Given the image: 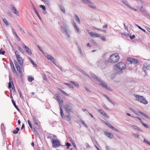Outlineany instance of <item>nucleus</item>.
<instances>
[{"label": "nucleus", "instance_id": "f03ea898", "mask_svg": "<svg viewBox=\"0 0 150 150\" xmlns=\"http://www.w3.org/2000/svg\"><path fill=\"white\" fill-rule=\"evenodd\" d=\"M68 26L65 23L63 24V25L61 27V29L62 33L67 36V38L69 39L70 38V34L71 33V31L70 30L67 29Z\"/></svg>", "mask_w": 150, "mask_h": 150}, {"label": "nucleus", "instance_id": "4d7b16f0", "mask_svg": "<svg viewBox=\"0 0 150 150\" xmlns=\"http://www.w3.org/2000/svg\"><path fill=\"white\" fill-rule=\"evenodd\" d=\"M141 122L142 123V124L144 127L146 128L148 127V126L147 125L144 123L142 122Z\"/></svg>", "mask_w": 150, "mask_h": 150}, {"label": "nucleus", "instance_id": "4be33fe9", "mask_svg": "<svg viewBox=\"0 0 150 150\" xmlns=\"http://www.w3.org/2000/svg\"><path fill=\"white\" fill-rule=\"evenodd\" d=\"M140 10L142 13H143L144 14L145 13V10L144 8V7L143 6H142L140 7Z\"/></svg>", "mask_w": 150, "mask_h": 150}, {"label": "nucleus", "instance_id": "393cba45", "mask_svg": "<svg viewBox=\"0 0 150 150\" xmlns=\"http://www.w3.org/2000/svg\"><path fill=\"white\" fill-rule=\"evenodd\" d=\"M12 102L13 103L14 106V107H15V108L17 109L18 111H20V110L19 109V108L17 107V106L16 105V104L14 101L13 100H12Z\"/></svg>", "mask_w": 150, "mask_h": 150}, {"label": "nucleus", "instance_id": "864d4df0", "mask_svg": "<svg viewBox=\"0 0 150 150\" xmlns=\"http://www.w3.org/2000/svg\"><path fill=\"white\" fill-rule=\"evenodd\" d=\"M10 65H11V67L12 68H13V67H14V66L13 64V62H12V61H10Z\"/></svg>", "mask_w": 150, "mask_h": 150}, {"label": "nucleus", "instance_id": "bb28decb", "mask_svg": "<svg viewBox=\"0 0 150 150\" xmlns=\"http://www.w3.org/2000/svg\"><path fill=\"white\" fill-rule=\"evenodd\" d=\"M69 139H70V140L71 142V144L73 145L74 147L75 148H76V146L74 143V142H73V141L72 140L71 138V137L69 138Z\"/></svg>", "mask_w": 150, "mask_h": 150}, {"label": "nucleus", "instance_id": "c85d7f7f", "mask_svg": "<svg viewBox=\"0 0 150 150\" xmlns=\"http://www.w3.org/2000/svg\"><path fill=\"white\" fill-rule=\"evenodd\" d=\"M34 79V78L32 77L31 76H28V80L29 82H31Z\"/></svg>", "mask_w": 150, "mask_h": 150}, {"label": "nucleus", "instance_id": "a18cd8bd", "mask_svg": "<svg viewBox=\"0 0 150 150\" xmlns=\"http://www.w3.org/2000/svg\"><path fill=\"white\" fill-rule=\"evenodd\" d=\"M85 88L88 93H90L91 92V91L88 88L85 87Z\"/></svg>", "mask_w": 150, "mask_h": 150}, {"label": "nucleus", "instance_id": "c9c22d12", "mask_svg": "<svg viewBox=\"0 0 150 150\" xmlns=\"http://www.w3.org/2000/svg\"><path fill=\"white\" fill-rule=\"evenodd\" d=\"M3 22L6 25L8 26L9 25L8 22L6 19H3Z\"/></svg>", "mask_w": 150, "mask_h": 150}, {"label": "nucleus", "instance_id": "1a4fd4ad", "mask_svg": "<svg viewBox=\"0 0 150 150\" xmlns=\"http://www.w3.org/2000/svg\"><path fill=\"white\" fill-rule=\"evenodd\" d=\"M43 54L48 59L50 60L54 65L57 66L55 59L51 55L48 54L46 53H44Z\"/></svg>", "mask_w": 150, "mask_h": 150}, {"label": "nucleus", "instance_id": "09e8293b", "mask_svg": "<svg viewBox=\"0 0 150 150\" xmlns=\"http://www.w3.org/2000/svg\"><path fill=\"white\" fill-rule=\"evenodd\" d=\"M84 3L87 4L90 1L89 0H81Z\"/></svg>", "mask_w": 150, "mask_h": 150}, {"label": "nucleus", "instance_id": "f8f14e48", "mask_svg": "<svg viewBox=\"0 0 150 150\" xmlns=\"http://www.w3.org/2000/svg\"><path fill=\"white\" fill-rule=\"evenodd\" d=\"M127 60L132 64H137L138 62L137 59L132 58L129 57L127 58Z\"/></svg>", "mask_w": 150, "mask_h": 150}, {"label": "nucleus", "instance_id": "5701e85b", "mask_svg": "<svg viewBox=\"0 0 150 150\" xmlns=\"http://www.w3.org/2000/svg\"><path fill=\"white\" fill-rule=\"evenodd\" d=\"M75 18L76 20L79 23H80L81 22L80 20L79 17L75 14H74Z\"/></svg>", "mask_w": 150, "mask_h": 150}, {"label": "nucleus", "instance_id": "423d86ee", "mask_svg": "<svg viewBox=\"0 0 150 150\" xmlns=\"http://www.w3.org/2000/svg\"><path fill=\"white\" fill-rule=\"evenodd\" d=\"M135 98H136V100H137L138 102L143 103L145 104H146L148 103L146 100L145 99L143 96H139V95H135Z\"/></svg>", "mask_w": 150, "mask_h": 150}, {"label": "nucleus", "instance_id": "a19ab883", "mask_svg": "<svg viewBox=\"0 0 150 150\" xmlns=\"http://www.w3.org/2000/svg\"><path fill=\"white\" fill-rule=\"evenodd\" d=\"M59 91L63 94H64V95H65V96H67L68 94H67L64 91H63L62 90V89H60L59 90Z\"/></svg>", "mask_w": 150, "mask_h": 150}, {"label": "nucleus", "instance_id": "7ed1b4c3", "mask_svg": "<svg viewBox=\"0 0 150 150\" xmlns=\"http://www.w3.org/2000/svg\"><path fill=\"white\" fill-rule=\"evenodd\" d=\"M125 64L123 62H120L116 64L115 65V69L118 73H122V70L125 69Z\"/></svg>", "mask_w": 150, "mask_h": 150}, {"label": "nucleus", "instance_id": "2eb2a0df", "mask_svg": "<svg viewBox=\"0 0 150 150\" xmlns=\"http://www.w3.org/2000/svg\"><path fill=\"white\" fill-rule=\"evenodd\" d=\"M23 47L25 48L26 52L29 54L31 55L32 54V52L29 48L24 44H23Z\"/></svg>", "mask_w": 150, "mask_h": 150}, {"label": "nucleus", "instance_id": "5fc2aeb1", "mask_svg": "<svg viewBox=\"0 0 150 150\" xmlns=\"http://www.w3.org/2000/svg\"><path fill=\"white\" fill-rule=\"evenodd\" d=\"M19 28L20 30L21 31V32L22 33H25L24 31L23 30V29H22V28L21 27H19Z\"/></svg>", "mask_w": 150, "mask_h": 150}, {"label": "nucleus", "instance_id": "a211bd4d", "mask_svg": "<svg viewBox=\"0 0 150 150\" xmlns=\"http://www.w3.org/2000/svg\"><path fill=\"white\" fill-rule=\"evenodd\" d=\"M89 35L91 37H99L100 36V34L96 33H94L93 32L89 33Z\"/></svg>", "mask_w": 150, "mask_h": 150}, {"label": "nucleus", "instance_id": "0eeeda50", "mask_svg": "<svg viewBox=\"0 0 150 150\" xmlns=\"http://www.w3.org/2000/svg\"><path fill=\"white\" fill-rule=\"evenodd\" d=\"M15 54L16 56L18 62L20 64L22 65L23 64V59L19 54L18 52L17 51H15Z\"/></svg>", "mask_w": 150, "mask_h": 150}, {"label": "nucleus", "instance_id": "6e6d98bb", "mask_svg": "<svg viewBox=\"0 0 150 150\" xmlns=\"http://www.w3.org/2000/svg\"><path fill=\"white\" fill-rule=\"evenodd\" d=\"M42 77L43 78V79L44 80H46L47 79V78L46 77V76L45 74H43V75H42Z\"/></svg>", "mask_w": 150, "mask_h": 150}, {"label": "nucleus", "instance_id": "72a5a7b5", "mask_svg": "<svg viewBox=\"0 0 150 150\" xmlns=\"http://www.w3.org/2000/svg\"><path fill=\"white\" fill-rule=\"evenodd\" d=\"M131 110L134 113L136 114L137 115H139V111L137 112L134 110L132 108H131Z\"/></svg>", "mask_w": 150, "mask_h": 150}, {"label": "nucleus", "instance_id": "69168bd1", "mask_svg": "<svg viewBox=\"0 0 150 150\" xmlns=\"http://www.w3.org/2000/svg\"><path fill=\"white\" fill-rule=\"evenodd\" d=\"M85 145L86 146L87 148H90V145L87 143H86Z\"/></svg>", "mask_w": 150, "mask_h": 150}, {"label": "nucleus", "instance_id": "680f3d73", "mask_svg": "<svg viewBox=\"0 0 150 150\" xmlns=\"http://www.w3.org/2000/svg\"><path fill=\"white\" fill-rule=\"evenodd\" d=\"M100 38L103 41H105L106 39L104 36H101L100 37Z\"/></svg>", "mask_w": 150, "mask_h": 150}, {"label": "nucleus", "instance_id": "dca6fc26", "mask_svg": "<svg viewBox=\"0 0 150 150\" xmlns=\"http://www.w3.org/2000/svg\"><path fill=\"white\" fill-rule=\"evenodd\" d=\"M11 6L12 7L11 10H12V12L17 16H19V12L17 11V10L16 7L13 5H11Z\"/></svg>", "mask_w": 150, "mask_h": 150}, {"label": "nucleus", "instance_id": "f3484780", "mask_svg": "<svg viewBox=\"0 0 150 150\" xmlns=\"http://www.w3.org/2000/svg\"><path fill=\"white\" fill-rule=\"evenodd\" d=\"M87 4L89 7L95 9L96 8V6L95 4L91 2L90 1Z\"/></svg>", "mask_w": 150, "mask_h": 150}, {"label": "nucleus", "instance_id": "f704fd0d", "mask_svg": "<svg viewBox=\"0 0 150 150\" xmlns=\"http://www.w3.org/2000/svg\"><path fill=\"white\" fill-rule=\"evenodd\" d=\"M28 59H29V60L30 61V62H31V63L33 65H34L36 66V64L34 62L33 60L31 59V58L29 57Z\"/></svg>", "mask_w": 150, "mask_h": 150}, {"label": "nucleus", "instance_id": "8fccbe9b", "mask_svg": "<svg viewBox=\"0 0 150 150\" xmlns=\"http://www.w3.org/2000/svg\"><path fill=\"white\" fill-rule=\"evenodd\" d=\"M5 53V52L4 51H2V50L1 49L0 50V54L2 55H4Z\"/></svg>", "mask_w": 150, "mask_h": 150}, {"label": "nucleus", "instance_id": "c03bdc74", "mask_svg": "<svg viewBox=\"0 0 150 150\" xmlns=\"http://www.w3.org/2000/svg\"><path fill=\"white\" fill-rule=\"evenodd\" d=\"M40 8H41L43 10H45L46 9L45 7L43 5H40L39 6Z\"/></svg>", "mask_w": 150, "mask_h": 150}, {"label": "nucleus", "instance_id": "6ab92c4d", "mask_svg": "<svg viewBox=\"0 0 150 150\" xmlns=\"http://www.w3.org/2000/svg\"><path fill=\"white\" fill-rule=\"evenodd\" d=\"M98 111L100 112L104 117H106L108 118V117L107 114L101 109H99Z\"/></svg>", "mask_w": 150, "mask_h": 150}, {"label": "nucleus", "instance_id": "ea45409f", "mask_svg": "<svg viewBox=\"0 0 150 150\" xmlns=\"http://www.w3.org/2000/svg\"><path fill=\"white\" fill-rule=\"evenodd\" d=\"M13 72L15 74H17V72L14 67L12 68Z\"/></svg>", "mask_w": 150, "mask_h": 150}, {"label": "nucleus", "instance_id": "20e7f679", "mask_svg": "<svg viewBox=\"0 0 150 150\" xmlns=\"http://www.w3.org/2000/svg\"><path fill=\"white\" fill-rule=\"evenodd\" d=\"M119 59V57L117 53H114L110 55L108 59V61L111 63L117 62Z\"/></svg>", "mask_w": 150, "mask_h": 150}, {"label": "nucleus", "instance_id": "412c9836", "mask_svg": "<svg viewBox=\"0 0 150 150\" xmlns=\"http://www.w3.org/2000/svg\"><path fill=\"white\" fill-rule=\"evenodd\" d=\"M59 7L60 8V9L61 11H62V12L63 13H65V9L64 8V7L62 6V5H60L59 6Z\"/></svg>", "mask_w": 150, "mask_h": 150}, {"label": "nucleus", "instance_id": "c756f323", "mask_svg": "<svg viewBox=\"0 0 150 150\" xmlns=\"http://www.w3.org/2000/svg\"><path fill=\"white\" fill-rule=\"evenodd\" d=\"M34 11L35 13H36V14H37V16H38V17L39 18V19L40 20H41V18L40 17V16L39 15V14L38 13V12L36 11L35 8H34Z\"/></svg>", "mask_w": 150, "mask_h": 150}, {"label": "nucleus", "instance_id": "b1692460", "mask_svg": "<svg viewBox=\"0 0 150 150\" xmlns=\"http://www.w3.org/2000/svg\"><path fill=\"white\" fill-rule=\"evenodd\" d=\"M9 81H10L9 82L11 83H12V85L13 86V87L12 88V89H14V91H15V88H14V85H13V82L12 79L10 75L9 76Z\"/></svg>", "mask_w": 150, "mask_h": 150}, {"label": "nucleus", "instance_id": "cd10ccee", "mask_svg": "<svg viewBox=\"0 0 150 150\" xmlns=\"http://www.w3.org/2000/svg\"><path fill=\"white\" fill-rule=\"evenodd\" d=\"M84 75L86 76L88 78H89V76L84 71L82 70V69L80 71Z\"/></svg>", "mask_w": 150, "mask_h": 150}, {"label": "nucleus", "instance_id": "338daca9", "mask_svg": "<svg viewBox=\"0 0 150 150\" xmlns=\"http://www.w3.org/2000/svg\"><path fill=\"white\" fill-rule=\"evenodd\" d=\"M102 106L105 109H107V110L108 109V108L107 107L106 105L105 104H103L102 105Z\"/></svg>", "mask_w": 150, "mask_h": 150}, {"label": "nucleus", "instance_id": "603ef678", "mask_svg": "<svg viewBox=\"0 0 150 150\" xmlns=\"http://www.w3.org/2000/svg\"><path fill=\"white\" fill-rule=\"evenodd\" d=\"M107 125L112 129L113 128V127H114L113 126L111 125L109 123H108V124H107Z\"/></svg>", "mask_w": 150, "mask_h": 150}, {"label": "nucleus", "instance_id": "f257e3e1", "mask_svg": "<svg viewBox=\"0 0 150 150\" xmlns=\"http://www.w3.org/2000/svg\"><path fill=\"white\" fill-rule=\"evenodd\" d=\"M91 76L93 79V80L96 81V83L100 85L103 88H105L106 89L110 91H112V90L110 89V87L100 78L96 76L93 73H91Z\"/></svg>", "mask_w": 150, "mask_h": 150}, {"label": "nucleus", "instance_id": "ddd939ff", "mask_svg": "<svg viewBox=\"0 0 150 150\" xmlns=\"http://www.w3.org/2000/svg\"><path fill=\"white\" fill-rule=\"evenodd\" d=\"M105 62L104 59L103 58H101L99 59L96 63L98 66H101L102 64H104Z\"/></svg>", "mask_w": 150, "mask_h": 150}, {"label": "nucleus", "instance_id": "4468645a", "mask_svg": "<svg viewBox=\"0 0 150 150\" xmlns=\"http://www.w3.org/2000/svg\"><path fill=\"white\" fill-rule=\"evenodd\" d=\"M144 70L145 73H146V70L144 69L145 68L147 70H150V64L146 63H145L143 64Z\"/></svg>", "mask_w": 150, "mask_h": 150}, {"label": "nucleus", "instance_id": "2f4dec72", "mask_svg": "<svg viewBox=\"0 0 150 150\" xmlns=\"http://www.w3.org/2000/svg\"><path fill=\"white\" fill-rule=\"evenodd\" d=\"M33 121L34 123V124H38V122L37 119L35 118L34 116H33Z\"/></svg>", "mask_w": 150, "mask_h": 150}, {"label": "nucleus", "instance_id": "58836bf2", "mask_svg": "<svg viewBox=\"0 0 150 150\" xmlns=\"http://www.w3.org/2000/svg\"><path fill=\"white\" fill-rule=\"evenodd\" d=\"M75 29V31H76L78 33H79L80 31H79V28L76 26V27H75L74 28Z\"/></svg>", "mask_w": 150, "mask_h": 150}, {"label": "nucleus", "instance_id": "3c124183", "mask_svg": "<svg viewBox=\"0 0 150 150\" xmlns=\"http://www.w3.org/2000/svg\"><path fill=\"white\" fill-rule=\"evenodd\" d=\"M67 120L68 121H69L71 120V117L70 116L67 115Z\"/></svg>", "mask_w": 150, "mask_h": 150}, {"label": "nucleus", "instance_id": "e433bc0d", "mask_svg": "<svg viewBox=\"0 0 150 150\" xmlns=\"http://www.w3.org/2000/svg\"><path fill=\"white\" fill-rule=\"evenodd\" d=\"M18 49L19 50V51L21 52L23 54L24 53V51L22 50V49L20 47H18Z\"/></svg>", "mask_w": 150, "mask_h": 150}, {"label": "nucleus", "instance_id": "49530a36", "mask_svg": "<svg viewBox=\"0 0 150 150\" xmlns=\"http://www.w3.org/2000/svg\"><path fill=\"white\" fill-rule=\"evenodd\" d=\"M37 47L38 48V49L40 50V51L43 54L44 52H43L42 50V49L40 47L39 45H37Z\"/></svg>", "mask_w": 150, "mask_h": 150}, {"label": "nucleus", "instance_id": "4c0bfd02", "mask_svg": "<svg viewBox=\"0 0 150 150\" xmlns=\"http://www.w3.org/2000/svg\"><path fill=\"white\" fill-rule=\"evenodd\" d=\"M34 126L36 129H40V127L38 123L35 124Z\"/></svg>", "mask_w": 150, "mask_h": 150}, {"label": "nucleus", "instance_id": "473e14b6", "mask_svg": "<svg viewBox=\"0 0 150 150\" xmlns=\"http://www.w3.org/2000/svg\"><path fill=\"white\" fill-rule=\"evenodd\" d=\"M139 113L141 114L142 115L144 116L145 117H146V118H148L149 116L147 115L146 114H145V113H143L142 112L140 111H139Z\"/></svg>", "mask_w": 150, "mask_h": 150}, {"label": "nucleus", "instance_id": "6e6552de", "mask_svg": "<svg viewBox=\"0 0 150 150\" xmlns=\"http://www.w3.org/2000/svg\"><path fill=\"white\" fill-rule=\"evenodd\" d=\"M52 142L54 147L57 148L61 145L59 141L57 139H52Z\"/></svg>", "mask_w": 150, "mask_h": 150}, {"label": "nucleus", "instance_id": "9d476101", "mask_svg": "<svg viewBox=\"0 0 150 150\" xmlns=\"http://www.w3.org/2000/svg\"><path fill=\"white\" fill-rule=\"evenodd\" d=\"M73 105L71 103H69L64 105V108L67 113L69 114L71 112Z\"/></svg>", "mask_w": 150, "mask_h": 150}, {"label": "nucleus", "instance_id": "a878e982", "mask_svg": "<svg viewBox=\"0 0 150 150\" xmlns=\"http://www.w3.org/2000/svg\"><path fill=\"white\" fill-rule=\"evenodd\" d=\"M80 121L81 122V123L83 125V126L84 127H85L86 128H87L88 127V126L83 120L81 119H80Z\"/></svg>", "mask_w": 150, "mask_h": 150}, {"label": "nucleus", "instance_id": "79ce46f5", "mask_svg": "<svg viewBox=\"0 0 150 150\" xmlns=\"http://www.w3.org/2000/svg\"><path fill=\"white\" fill-rule=\"evenodd\" d=\"M66 145L67 146V149L69 148V147L71 145V144L70 143H69L68 142L66 143Z\"/></svg>", "mask_w": 150, "mask_h": 150}, {"label": "nucleus", "instance_id": "13d9d810", "mask_svg": "<svg viewBox=\"0 0 150 150\" xmlns=\"http://www.w3.org/2000/svg\"><path fill=\"white\" fill-rule=\"evenodd\" d=\"M42 1L45 2L47 4H48L50 3V0H42Z\"/></svg>", "mask_w": 150, "mask_h": 150}, {"label": "nucleus", "instance_id": "052dcab7", "mask_svg": "<svg viewBox=\"0 0 150 150\" xmlns=\"http://www.w3.org/2000/svg\"><path fill=\"white\" fill-rule=\"evenodd\" d=\"M112 129L115 130V131L117 132H119V130L117 129H116V128H115V127H113V128Z\"/></svg>", "mask_w": 150, "mask_h": 150}, {"label": "nucleus", "instance_id": "e2e57ef3", "mask_svg": "<svg viewBox=\"0 0 150 150\" xmlns=\"http://www.w3.org/2000/svg\"><path fill=\"white\" fill-rule=\"evenodd\" d=\"M130 38L131 39H132L133 38H134L135 37V35H133L132 36H130Z\"/></svg>", "mask_w": 150, "mask_h": 150}, {"label": "nucleus", "instance_id": "9b49d317", "mask_svg": "<svg viewBox=\"0 0 150 150\" xmlns=\"http://www.w3.org/2000/svg\"><path fill=\"white\" fill-rule=\"evenodd\" d=\"M122 3L127 7L135 11H137V9L134 8V7H132L131 5L129 4L127 1L126 0H122Z\"/></svg>", "mask_w": 150, "mask_h": 150}, {"label": "nucleus", "instance_id": "0e129e2a", "mask_svg": "<svg viewBox=\"0 0 150 150\" xmlns=\"http://www.w3.org/2000/svg\"><path fill=\"white\" fill-rule=\"evenodd\" d=\"M12 84V83H11V82L9 83H8L9 88H11L12 87V85H11Z\"/></svg>", "mask_w": 150, "mask_h": 150}, {"label": "nucleus", "instance_id": "39448f33", "mask_svg": "<svg viewBox=\"0 0 150 150\" xmlns=\"http://www.w3.org/2000/svg\"><path fill=\"white\" fill-rule=\"evenodd\" d=\"M55 96L56 97L57 100L59 104V107L60 110V114L62 117L63 118L64 115L63 113V111L61 108V105L62 104L63 102V100L61 99L60 97L58 94H56Z\"/></svg>", "mask_w": 150, "mask_h": 150}, {"label": "nucleus", "instance_id": "7c9ffc66", "mask_svg": "<svg viewBox=\"0 0 150 150\" xmlns=\"http://www.w3.org/2000/svg\"><path fill=\"white\" fill-rule=\"evenodd\" d=\"M14 35H15V37H16V38H17V40L18 41H21V39L18 37V36L17 35L16 33H14Z\"/></svg>", "mask_w": 150, "mask_h": 150}, {"label": "nucleus", "instance_id": "de8ad7c7", "mask_svg": "<svg viewBox=\"0 0 150 150\" xmlns=\"http://www.w3.org/2000/svg\"><path fill=\"white\" fill-rule=\"evenodd\" d=\"M144 142H145L148 144L149 145H150V142L146 140L145 139H144Z\"/></svg>", "mask_w": 150, "mask_h": 150}, {"label": "nucleus", "instance_id": "aec40b11", "mask_svg": "<svg viewBox=\"0 0 150 150\" xmlns=\"http://www.w3.org/2000/svg\"><path fill=\"white\" fill-rule=\"evenodd\" d=\"M105 135L110 138L112 139L113 137V135L112 133L107 132H105Z\"/></svg>", "mask_w": 150, "mask_h": 150}, {"label": "nucleus", "instance_id": "bf43d9fd", "mask_svg": "<svg viewBox=\"0 0 150 150\" xmlns=\"http://www.w3.org/2000/svg\"><path fill=\"white\" fill-rule=\"evenodd\" d=\"M30 128L33 131H35V132H37V131L36 130V129L35 128H33H33L32 125L31 126H30Z\"/></svg>", "mask_w": 150, "mask_h": 150}, {"label": "nucleus", "instance_id": "774afa93", "mask_svg": "<svg viewBox=\"0 0 150 150\" xmlns=\"http://www.w3.org/2000/svg\"><path fill=\"white\" fill-rule=\"evenodd\" d=\"M16 67L17 70H18L20 69V68L19 65H17L16 66Z\"/></svg>", "mask_w": 150, "mask_h": 150}, {"label": "nucleus", "instance_id": "37998d69", "mask_svg": "<svg viewBox=\"0 0 150 150\" xmlns=\"http://www.w3.org/2000/svg\"><path fill=\"white\" fill-rule=\"evenodd\" d=\"M64 83L68 87H69L70 88H73V86L69 83Z\"/></svg>", "mask_w": 150, "mask_h": 150}]
</instances>
